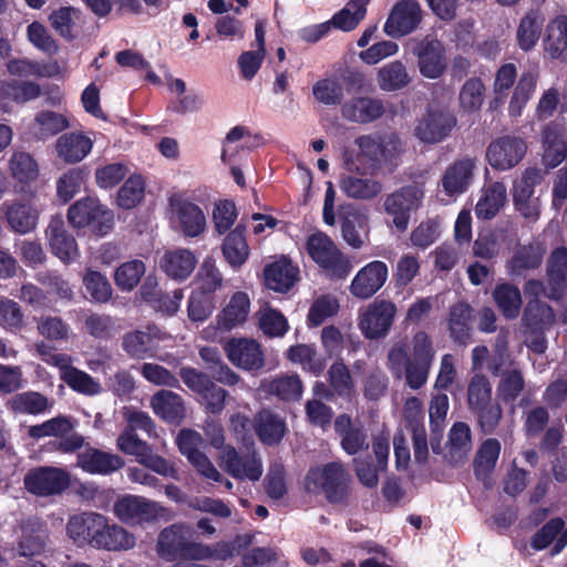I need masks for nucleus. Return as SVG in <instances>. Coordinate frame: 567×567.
<instances>
[{
  "label": "nucleus",
  "instance_id": "09e8293b",
  "mask_svg": "<svg viewBox=\"0 0 567 567\" xmlns=\"http://www.w3.org/2000/svg\"><path fill=\"white\" fill-rule=\"evenodd\" d=\"M501 443L497 439H486L478 447L474 462V474L477 478L488 477L501 454Z\"/></svg>",
  "mask_w": 567,
  "mask_h": 567
},
{
  "label": "nucleus",
  "instance_id": "338daca9",
  "mask_svg": "<svg viewBox=\"0 0 567 567\" xmlns=\"http://www.w3.org/2000/svg\"><path fill=\"white\" fill-rule=\"evenodd\" d=\"M83 285L91 299L99 303L107 302L112 297V286L107 278L96 270H89L83 277Z\"/></svg>",
  "mask_w": 567,
  "mask_h": 567
},
{
  "label": "nucleus",
  "instance_id": "7ed1b4c3",
  "mask_svg": "<svg viewBox=\"0 0 567 567\" xmlns=\"http://www.w3.org/2000/svg\"><path fill=\"white\" fill-rule=\"evenodd\" d=\"M306 251L330 280H344L353 269L352 258L342 252L323 231H316L307 237Z\"/></svg>",
  "mask_w": 567,
  "mask_h": 567
},
{
  "label": "nucleus",
  "instance_id": "423d86ee",
  "mask_svg": "<svg viewBox=\"0 0 567 567\" xmlns=\"http://www.w3.org/2000/svg\"><path fill=\"white\" fill-rule=\"evenodd\" d=\"M68 220L76 229L89 228L92 234L104 236L113 228L114 214L99 199L85 197L69 207Z\"/></svg>",
  "mask_w": 567,
  "mask_h": 567
},
{
  "label": "nucleus",
  "instance_id": "680f3d73",
  "mask_svg": "<svg viewBox=\"0 0 567 567\" xmlns=\"http://www.w3.org/2000/svg\"><path fill=\"white\" fill-rule=\"evenodd\" d=\"M145 274V264L134 259L120 265L114 274L115 285L122 291H132Z\"/></svg>",
  "mask_w": 567,
  "mask_h": 567
},
{
  "label": "nucleus",
  "instance_id": "9b49d317",
  "mask_svg": "<svg viewBox=\"0 0 567 567\" xmlns=\"http://www.w3.org/2000/svg\"><path fill=\"white\" fill-rule=\"evenodd\" d=\"M396 313L395 305L390 300L375 299L360 313L359 328L370 340L383 338L390 331Z\"/></svg>",
  "mask_w": 567,
  "mask_h": 567
},
{
  "label": "nucleus",
  "instance_id": "39448f33",
  "mask_svg": "<svg viewBox=\"0 0 567 567\" xmlns=\"http://www.w3.org/2000/svg\"><path fill=\"white\" fill-rule=\"evenodd\" d=\"M205 544L189 539V532L184 525L173 524L158 535L157 554L167 561L196 560L205 557Z\"/></svg>",
  "mask_w": 567,
  "mask_h": 567
},
{
  "label": "nucleus",
  "instance_id": "72a5a7b5",
  "mask_svg": "<svg viewBox=\"0 0 567 567\" xmlns=\"http://www.w3.org/2000/svg\"><path fill=\"white\" fill-rule=\"evenodd\" d=\"M544 51L553 60H563L567 54V16L559 14L551 19L543 39Z\"/></svg>",
  "mask_w": 567,
  "mask_h": 567
},
{
  "label": "nucleus",
  "instance_id": "f257e3e1",
  "mask_svg": "<svg viewBox=\"0 0 567 567\" xmlns=\"http://www.w3.org/2000/svg\"><path fill=\"white\" fill-rule=\"evenodd\" d=\"M435 351L431 337L425 331H417L412 338V351L409 354L404 347L395 346L388 354L392 371L404 368L406 384L412 390L421 389L427 381Z\"/></svg>",
  "mask_w": 567,
  "mask_h": 567
},
{
  "label": "nucleus",
  "instance_id": "e2e57ef3",
  "mask_svg": "<svg viewBox=\"0 0 567 567\" xmlns=\"http://www.w3.org/2000/svg\"><path fill=\"white\" fill-rule=\"evenodd\" d=\"M9 166L12 177L21 184L35 181L39 174L38 164L29 153H14L10 159Z\"/></svg>",
  "mask_w": 567,
  "mask_h": 567
},
{
  "label": "nucleus",
  "instance_id": "bb28decb",
  "mask_svg": "<svg viewBox=\"0 0 567 567\" xmlns=\"http://www.w3.org/2000/svg\"><path fill=\"white\" fill-rule=\"evenodd\" d=\"M343 118L359 124L372 123L385 113L382 100L370 96L352 97L341 106Z\"/></svg>",
  "mask_w": 567,
  "mask_h": 567
},
{
  "label": "nucleus",
  "instance_id": "1a4fd4ad",
  "mask_svg": "<svg viewBox=\"0 0 567 567\" xmlns=\"http://www.w3.org/2000/svg\"><path fill=\"white\" fill-rule=\"evenodd\" d=\"M69 473L59 467L39 466L27 472L23 478L24 488L35 496L61 494L70 486Z\"/></svg>",
  "mask_w": 567,
  "mask_h": 567
},
{
  "label": "nucleus",
  "instance_id": "412c9836",
  "mask_svg": "<svg viewBox=\"0 0 567 567\" xmlns=\"http://www.w3.org/2000/svg\"><path fill=\"white\" fill-rule=\"evenodd\" d=\"M221 461L234 478L258 481L262 475V464L255 452L240 455L234 446L227 445L223 450Z\"/></svg>",
  "mask_w": 567,
  "mask_h": 567
},
{
  "label": "nucleus",
  "instance_id": "a18cd8bd",
  "mask_svg": "<svg viewBox=\"0 0 567 567\" xmlns=\"http://www.w3.org/2000/svg\"><path fill=\"white\" fill-rule=\"evenodd\" d=\"M474 163L472 159L454 162L442 178L443 189L450 194H458L466 190L473 175Z\"/></svg>",
  "mask_w": 567,
  "mask_h": 567
},
{
  "label": "nucleus",
  "instance_id": "79ce46f5",
  "mask_svg": "<svg viewBox=\"0 0 567 567\" xmlns=\"http://www.w3.org/2000/svg\"><path fill=\"white\" fill-rule=\"evenodd\" d=\"M196 264V256L190 250L176 249L164 255L161 267L168 277L183 280L190 276Z\"/></svg>",
  "mask_w": 567,
  "mask_h": 567
},
{
  "label": "nucleus",
  "instance_id": "473e14b6",
  "mask_svg": "<svg viewBox=\"0 0 567 567\" xmlns=\"http://www.w3.org/2000/svg\"><path fill=\"white\" fill-rule=\"evenodd\" d=\"M545 250L538 243L520 245L508 260V271L514 277H525L527 271L540 267Z\"/></svg>",
  "mask_w": 567,
  "mask_h": 567
},
{
  "label": "nucleus",
  "instance_id": "393cba45",
  "mask_svg": "<svg viewBox=\"0 0 567 567\" xmlns=\"http://www.w3.org/2000/svg\"><path fill=\"white\" fill-rule=\"evenodd\" d=\"M76 464L89 474L109 475L121 470L125 462L117 454L89 446L78 453Z\"/></svg>",
  "mask_w": 567,
  "mask_h": 567
},
{
  "label": "nucleus",
  "instance_id": "c03bdc74",
  "mask_svg": "<svg viewBox=\"0 0 567 567\" xmlns=\"http://www.w3.org/2000/svg\"><path fill=\"white\" fill-rule=\"evenodd\" d=\"M506 202V187L501 182L491 184L483 193L475 206L478 219H493Z\"/></svg>",
  "mask_w": 567,
  "mask_h": 567
},
{
  "label": "nucleus",
  "instance_id": "4468645a",
  "mask_svg": "<svg viewBox=\"0 0 567 567\" xmlns=\"http://www.w3.org/2000/svg\"><path fill=\"white\" fill-rule=\"evenodd\" d=\"M412 53L417 58L420 73L431 80L441 78L446 70L445 48L434 38L425 37L416 42Z\"/></svg>",
  "mask_w": 567,
  "mask_h": 567
},
{
  "label": "nucleus",
  "instance_id": "2eb2a0df",
  "mask_svg": "<svg viewBox=\"0 0 567 567\" xmlns=\"http://www.w3.org/2000/svg\"><path fill=\"white\" fill-rule=\"evenodd\" d=\"M543 164L553 169L567 158V128L564 118H557L546 124L542 131Z\"/></svg>",
  "mask_w": 567,
  "mask_h": 567
},
{
  "label": "nucleus",
  "instance_id": "58836bf2",
  "mask_svg": "<svg viewBox=\"0 0 567 567\" xmlns=\"http://www.w3.org/2000/svg\"><path fill=\"white\" fill-rule=\"evenodd\" d=\"M298 274V268L290 261H275L265 267V284L274 291L287 292L297 281Z\"/></svg>",
  "mask_w": 567,
  "mask_h": 567
},
{
  "label": "nucleus",
  "instance_id": "0e129e2a",
  "mask_svg": "<svg viewBox=\"0 0 567 567\" xmlns=\"http://www.w3.org/2000/svg\"><path fill=\"white\" fill-rule=\"evenodd\" d=\"M62 379L72 390L85 395L97 394L101 390L92 375L74 367H68L62 373Z\"/></svg>",
  "mask_w": 567,
  "mask_h": 567
},
{
  "label": "nucleus",
  "instance_id": "603ef678",
  "mask_svg": "<svg viewBox=\"0 0 567 567\" xmlns=\"http://www.w3.org/2000/svg\"><path fill=\"white\" fill-rule=\"evenodd\" d=\"M328 382L338 396L351 399L354 394V381L343 359H337L328 370Z\"/></svg>",
  "mask_w": 567,
  "mask_h": 567
},
{
  "label": "nucleus",
  "instance_id": "c9c22d12",
  "mask_svg": "<svg viewBox=\"0 0 567 567\" xmlns=\"http://www.w3.org/2000/svg\"><path fill=\"white\" fill-rule=\"evenodd\" d=\"M544 22L545 18L538 10L532 9L522 17L516 30L517 45L522 51L529 52L535 48L542 35Z\"/></svg>",
  "mask_w": 567,
  "mask_h": 567
},
{
  "label": "nucleus",
  "instance_id": "6e6552de",
  "mask_svg": "<svg viewBox=\"0 0 567 567\" xmlns=\"http://www.w3.org/2000/svg\"><path fill=\"white\" fill-rule=\"evenodd\" d=\"M424 192L416 183L400 187L384 199V212L392 217V225L399 233H404L410 223L412 212L422 203Z\"/></svg>",
  "mask_w": 567,
  "mask_h": 567
},
{
  "label": "nucleus",
  "instance_id": "de8ad7c7",
  "mask_svg": "<svg viewBox=\"0 0 567 567\" xmlns=\"http://www.w3.org/2000/svg\"><path fill=\"white\" fill-rule=\"evenodd\" d=\"M338 216L344 241L353 249H361L364 240L357 230V226H360L362 220L360 212L352 204H346L340 205Z\"/></svg>",
  "mask_w": 567,
  "mask_h": 567
},
{
  "label": "nucleus",
  "instance_id": "bf43d9fd",
  "mask_svg": "<svg viewBox=\"0 0 567 567\" xmlns=\"http://www.w3.org/2000/svg\"><path fill=\"white\" fill-rule=\"evenodd\" d=\"M196 280L195 291L216 297V291L221 288L224 278L214 259L206 258L197 272Z\"/></svg>",
  "mask_w": 567,
  "mask_h": 567
},
{
  "label": "nucleus",
  "instance_id": "9d476101",
  "mask_svg": "<svg viewBox=\"0 0 567 567\" xmlns=\"http://www.w3.org/2000/svg\"><path fill=\"white\" fill-rule=\"evenodd\" d=\"M543 176L538 168H526L520 178L513 184V204L515 209L525 218L535 221L540 215L538 198H534L535 186L540 184Z\"/></svg>",
  "mask_w": 567,
  "mask_h": 567
},
{
  "label": "nucleus",
  "instance_id": "864d4df0",
  "mask_svg": "<svg viewBox=\"0 0 567 567\" xmlns=\"http://www.w3.org/2000/svg\"><path fill=\"white\" fill-rule=\"evenodd\" d=\"M378 84L382 91L392 92L403 89L410 83L405 65L401 61H392L378 71Z\"/></svg>",
  "mask_w": 567,
  "mask_h": 567
},
{
  "label": "nucleus",
  "instance_id": "4c0bfd02",
  "mask_svg": "<svg viewBox=\"0 0 567 567\" xmlns=\"http://www.w3.org/2000/svg\"><path fill=\"white\" fill-rule=\"evenodd\" d=\"M103 526L102 530L97 534L94 548L116 551L127 550L135 546L134 535L122 526L116 524L110 525L105 516Z\"/></svg>",
  "mask_w": 567,
  "mask_h": 567
},
{
  "label": "nucleus",
  "instance_id": "052dcab7",
  "mask_svg": "<svg viewBox=\"0 0 567 567\" xmlns=\"http://www.w3.org/2000/svg\"><path fill=\"white\" fill-rule=\"evenodd\" d=\"M145 182L138 174L130 176L117 192V205L123 209L136 207L144 198Z\"/></svg>",
  "mask_w": 567,
  "mask_h": 567
},
{
  "label": "nucleus",
  "instance_id": "b1692460",
  "mask_svg": "<svg viewBox=\"0 0 567 567\" xmlns=\"http://www.w3.org/2000/svg\"><path fill=\"white\" fill-rule=\"evenodd\" d=\"M474 309L466 301H458L449 309L447 330L454 343L467 346L472 342Z\"/></svg>",
  "mask_w": 567,
  "mask_h": 567
},
{
  "label": "nucleus",
  "instance_id": "ea45409f",
  "mask_svg": "<svg viewBox=\"0 0 567 567\" xmlns=\"http://www.w3.org/2000/svg\"><path fill=\"white\" fill-rule=\"evenodd\" d=\"M250 300L246 292L237 291L231 297L226 307L217 316L219 328L231 330L243 324L249 315Z\"/></svg>",
  "mask_w": 567,
  "mask_h": 567
},
{
  "label": "nucleus",
  "instance_id": "2f4dec72",
  "mask_svg": "<svg viewBox=\"0 0 567 567\" xmlns=\"http://www.w3.org/2000/svg\"><path fill=\"white\" fill-rule=\"evenodd\" d=\"M158 329L155 326H147L146 330H133L122 338V349L133 359L144 360L153 357Z\"/></svg>",
  "mask_w": 567,
  "mask_h": 567
},
{
  "label": "nucleus",
  "instance_id": "ddd939ff",
  "mask_svg": "<svg viewBox=\"0 0 567 567\" xmlns=\"http://www.w3.org/2000/svg\"><path fill=\"white\" fill-rule=\"evenodd\" d=\"M423 11L416 0H400L390 11L383 30L391 38H401L419 28Z\"/></svg>",
  "mask_w": 567,
  "mask_h": 567
},
{
  "label": "nucleus",
  "instance_id": "7c9ffc66",
  "mask_svg": "<svg viewBox=\"0 0 567 567\" xmlns=\"http://www.w3.org/2000/svg\"><path fill=\"white\" fill-rule=\"evenodd\" d=\"M151 406L163 421L179 424L186 415L184 399L171 390H159L153 394Z\"/></svg>",
  "mask_w": 567,
  "mask_h": 567
},
{
  "label": "nucleus",
  "instance_id": "13d9d810",
  "mask_svg": "<svg viewBox=\"0 0 567 567\" xmlns=\"http://www.w3.org/2000/svg\"><path fill=\"white\" fill-rule=\"evenodd\" d=\"M537 84V76L533 72H523L509 101L508 111L513 116L520 115L523 109L532 97Z\"/></svg>",
  "mask_w": 567,
  "mask_h": 567
},
{
  "label": "nucleus",
  "instance_id": "f8f14e48",
  "mask_svg": "<svg viewBox=\"0 0 567 567\" xmlns=\"http://www.w3.org/2000/svg\"><path fill=\"white\" fill-rule=\"evenodd\" d=\"M527 144L518 137L504 135L493 140L486 150V159L495 171L515 167L526 155Z\"/></svg>",
  "mask_w": 567,
  "mask_h": 567
},
{
  "label": "nucleus",
  "instance_id": "3c124183",
  "mask_svg": "<svg viewBox=\"0 0 567 567\" xmlns=\"http://www.w3.org/2000/svg\"><path fill=\"white\" fill-rule=\"evenodd\" d=\"M369 2L370 0H349L343 9L333 14L331 24L346 32L354 30L364 19Z\"/></svg>",
  "mask_w": 567,
  "mask_h": 567
},
{
  "label": "nucleus",
  "instance_id": "cd10ccee",
  "mask_svg": "<svg viewBox=\"0 0 567 567\" xmlns=\"http://www.w3.org/2000/svg\"><path fill=\"white\" fill-rule=\"evenodd\" d=\"M334 431L341 437V447L348 455L368 450V436L360 423H353L349 414H340L334 420Z\"/></svg>",
  "mask_w": 567,
  "mask_h": 567
},
{
  "label": "nucleus",
  "instance_id": "6ab92c4d",
  "mask_svg": "<svg viewBox=\"0 0 567 567\" xmlns=\"http://www.w3.org/2000/svg\"><path fill=\"white\" fill-rule=\"evenodd\" d=\"M388 266L381 260H373L363 266L350 285V292L360 299H369L375 295L388 279Z\"/></svg>",
  "mask_w": 567,
  "mask_h": 567
},
{
  "label": "nucleus",
  "instance_id": "a211bd4d",
  "mask_svg": "<svg viewBox=\"0 0 567 567\" xmlns=\"http://www.w3.org/2000/svg\"><path fill=\"white\" fill-rule=\"evenodd\" d=\"M20 530L21 534L16 546L19 556L32 558L45 551L49 540V530L45 523L37 517H29L21 522Z\"/></svg>",
  "mask_w": 567,
  "mask_h": 567
},
{
  "label": "nucleus",
  "instance_id": "49530a36",
  "mask_svg": "<svg viewBox=\"0 0 567 567\" xmlns=\"http://www.w3.org/2000/svg\"><path fill=\"white\" fill-rule=\"evenodd\" d=\"M493 299L504 318L518 317L523 303L518 287L509 282L498 284L493 290Z\"/></svg>",
  "mask_w": 567,
  "mask_h": 567
},
{
  "label": "nucleus",
  "instance_id": "f03ea898",
  "mask_svg": "<svg viewBox=\"0 0 567 567\" xmlns=\"http://www.w3.org/2000/svg\"><path fill=\"white\" fill-rule=\"evenodd\" d=\"M352 477L342 462H329L322 466L310 467L305 476V489L312 494H322L332 505L347 504L351 495Z\"/></svg>",
  "mask_w": 567,
  "mask_h": 567
},
{
  "label": "nucleus",
  "instance_id": "5701e85b",
  "mask_svg": "<svg viewBox=\"0 0 567 567\" xmlns=\"http://www.w3.org/2000/svg\"><path fill=\"white\" fill-rule=\"evenodd\" d=\"M47 236L52 252L62 261H74L79 256V248L75 238L66 230L64 219L61 215L51 217L47 228Z\"/></svg>",
  "mask_w": 567,
  "mask_h": 567
},
{
  "label": "nucleus",
  "instance_id": "37998d69",
  "mask_svg": "<svg viewBox=\"0 0 567 567\" xmlns=\"http://www.w3.org/2000/svg\"><path fill=\"white\" fill-rule=\"evenodd\" d=\"M339 187L348 197L355 199H372L382 190L380 182L353 174L342 175Z\"/></svg>",
  "mask_w": 567,
  "mask_h": 567
},
{
  "label": "nucleus",
  "instance_id": "f704fd0d",
  "mask_svg": "<svg viewBox=\"0 0 567 567\" xmlns=\"http://www.w3.org/2000/svg\"><path fill=\"white\" fill-rule=\"evenodd\" d=\"M254 427L259 441L268 446L279 444L287 431L285 420L269 410L256 414Z\"/></svg>",
  "mask_w": 567,
  "mask_h": 567
},
{
  "label": "nucleus",
  "instance_id": "8fccbe9b",
  "mask_svg": "<svg viewBox=\"0 0 567 567\" xmlns=\"http://www.w3.org/2000/svg\"><path fill=\"white\" fill-rule=\"evenodd\" d=\"M251 544L250 535H236L229 542H217L214 545H206L207 548L205 557L196 558V560L216 559L226 561L229 558L240 555L241 550Z\"/></svg>",
  "mask_w": 567,
  "mask_h": 567
},
{
  "label": "nucleus",
  "instance_id": "c756f323",
  "mask_svg": "<svg viewBox=\"0 0 567 567\" xmlns=\"http://www.w3.org/2000/svg\"><path fill=\"white\" fill-rule=\"evenodd\" d=\"M93 142L83 132L62 134L55 143L58 157L68 164L83 161L92 151Z\"/></svg>",
  "mask_w": 567,
  "mask_h": 567
},
{
  "label": "nucleus",
  "instance_id": "f3484780",
  "mask_svg": "<svg viewBox=\"0 0 567 567\" xmlns=\"http://www.w3.org/2000/svg\"><path fill=\"white\" fill-rule=\"evenodd\" d=\"M115 516L125 524L138 525L154 522L158 516L156 503L136 495H124L114 503Z\"/></svg>",
  "mask_w": 567,
  "mask_h": 567
},
{
  "label": "nucleus",
  "instance_id": "a878e982",
  "mask_svg": "<svg viewBox=\"0 0 567 567\" xmlns=\"http://www.w3.org/2000/svg\"><path fill=\"white\" fill-rule=\"evenodd\" d=\"M104 516L97 513H82L72 516L66 524L69 537L79 546L95 547V539L103 528Z\"/></svg>",
  "mask_w": 567,
  "mask_h": 567
},
{
  "label": "nucleus",
  "instance_id": "4d7b16f0",
  "mask_svg": "<svg viewBox=\"0 0 567 567\" xmlns=\"http://www.w3.org/2000/svg\"><path fill=\"white\" fill-rule=\"evenodd\" d=\"M81 17V10L74 7H60L53 10L48 20L53 30L66 41H73L75 35L73 34V28L75 21Z\"/></svg>",
  "mask_w": 567,
  "mask_h": 567
},
{
  "label": "nucleus",
  "instance_id": "5fc2aeb1",
  "mask_svg": "<svg viewBox=\"0 0 567 567\" xmlns=\"http://www.w3.org/2000/svg\"><path fill=\"white\" fill-rule=\"evenodd\" d=\"M525 389V379L518 368L509 369L501 374L497 384V398L505 404H513Z\"/></svg>",
  "mask_w": 567,
  "mask_h": 567
},
{
  "label": "nucleus",
  "instance_id": "4be33fe9",
  "mask_svg": "<svg viewBox=\"0 0 567 567\" xmlns=\"http://www.w3.org/2000/svg\"><path fill=\"white\" fill-rule=\"evenodd\" d=\"M547 298L558 301L567 292V247L555 248L546 262Z\"/></svg>",
  "mask_w": 567,
  "mask_h": 567
},
{
  "label": "nucleus",
  "instance_id": "0eeeda50",
  "mask_svg": "<svg viewBox=\"0 0 567 567\" xmlns=\"http://www.w3.org/2000/svg\"><path fill=\"white\" fill-rule=\"evenodd\" d=\"M456 124L457 118L453 112L430 104L416 121L414 135L424 144H439L451 135Z\"/></svg>",
  "mask_w": 567,
  "mask_h": 567
},
{
  "label": "nucleus",
  "instance_id": "e433bc0d",
  "mask_svg": "<svg viewBox=\"0 0 567 567\" xmlns=\"http://www.w3.org/2000/svg\"><path fill=\"white\" fill-rule=\"evenodd\" d=\"M221 251L233 269H239L248 259L249 256V247L246 240V227L243 225H237L235 229H233L225 237Z\"/></svg>",
  "mask_w": 567,
  "mask_h": 567
},
{
  "label": "nucleus",
  "instance_id": "c85d7f7f",
  "mask_svg": "<svg viewBox=\"0 0 567 567\" xmlns=\"http://www.w3.org/2000/svg\"><path fill=\"white\" fill-rule=\"evenodd\" d=\"M2 208L6 220L13 231L24 235L35 229L39 212L30 202H4Z\"/></svg>",
  "mask_w": 567,
  "mask_h": 567
},
{
  "label": "nucleus",
  "instance_id": "a19ab883",
  "mask_svg": "<svg viewBox=\"0 0 567 567\" xmlns=\"http://www.w3.org/2000/svg\"><path fill=\"white\" fill-rule=\"evenodd\" d=\"M287 359L292 362L300 364L305 371L319 377L324 369L329 359L319 354L316 347L312 344H296L291 346L286 353Z\"/></svg>",
  "mask_w": 567,
  "mask_h": 567
},
{
  "label": "nucleus",
  "instance_id": "6e6d98bb",
  "mask_svg": "<svg viewBox=\"0 0 567 567\" xmlns=\"http://www.w3.org/2000/svg\"><path fill=\"white\" fill-rule=\"evenodd\" d=\"M8 408L14 413L37 415L47 411L49 400L39 392L27 391L12 396L8 402Z\"/></svg>",
  "mask_w": 567,
  "mask_h": 567
},
{
  "label": "nucleus",
  "instance_id": "dca6fc26",
  "mask_svg": "<svg viewBox=\"0 0 567 567\" xmlns=\"http://www.w3.org/2000/svg\"><path fill=\"white\" fill-rule=\"evenodd\" d=\"M224 348L229 361L245 371H259L265 365L261 344L254 339L231 338Z\"/></svg>",
  "mask_w": 567,
  "mask_h": 567
},
{
  "label": "nucleus",
  "instance_id": "774afa93",
  "mask_svg": "<svg viewBox=\"0 0 567 567\" xmlns=\"http://www.w3.org/2000/svg\"><path fill=\"white\" fill-rule=\"evenodd\" d=\"M216 308V297L193 290L187 303V316L193 322H204Z\"/></svg>",
  "mask_w": 567,
  "mask_h": 567
},
{
  "label": "nucleus",
  "instance_id": "20e7f679",
  "mask_svg": "<svg viewBox=\"0 0 567 567\" xmlns=\"http://www.w3.org/2000/svg\"><path fill=\"white\" fill-rule=\"evenodd\" d=\"M354 144L359 148L358 161L371 172L391 163L404 151L400 136L394 132L360 135Z\"/></svg>",
  "mask_w": 567,
  "mask_h": 567
},
{
  "label": "nucleus",
  "instance_id": "aec40b11",
  "mask_svg": "<svg viewBox=\"0 0 567 567\" xmlns=\"http://www.w3.org/2000/svg\"><path fill=\"white\" fill-rule=\"evenodd\" d=\"M169 206L185 236L197 237L205 230L206 217L198 205L183 195L175 194L169 198Z\"/></svg>",
  "mask_w": 567,
  "mask_h": 567
},
{
  "label": "nucleus",
  "instance_id": "69168bd1",
  "mask_svg": "<svg viewBox=\"0 0 567 567\" xmlns=\"http://www.w3.org/2000/svg\"><path fill=\"white\" fill-rule=\"evenodd\" d=\"M268 391L282 401H296L302 394V382L297 374L278 377L269 383Z\"/></svg>",
  "mask_w": 567,
  "mask_h": 567
}]
</instances>
